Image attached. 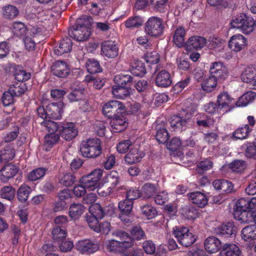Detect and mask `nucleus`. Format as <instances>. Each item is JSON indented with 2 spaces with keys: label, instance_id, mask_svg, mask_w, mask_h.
Returning <instances> with one entry per match:
<instances>
[{
  "label": "nucleus",
  "instance_id": "1",
  "mask_svg": "<svg viewBox=\"0 0 256 256\" xmlns=\"http://www.w3.org/2000/svg\"><path fill=\"white\" fill-rule=\"evenodd\" d=\"M80 152L82 155L85 158H98L102 152L100 140L98 138L82 140L80 145Z\"/></svg>",
  "mask_w": 256,
  "mask_h": 256
},
{
  "label": "nucleus",
  "instance_id": "2",
  "mask_svg": "<svg viewBox=\"0 0 256 256\" xmlns=\"http://www.w3.org/2000/svg\"><path fill=\"white\" fill-rule=\"evenodd\" d=\"M230 24L233 28L240 29L243 33L248 34L254 29V20L252 17L242 13L233 17Z\"/></svg>",
  "mask_w": 256,
  "mask_h": 256
},
{
  "label": "nucleus",
  "instance_id": "3",
  "mask_svg": "<svg viewBox=\"0 0 256 256\" xmlns=\"http://www.w3.org/2000/svg\"><path fill=\"white\" fill-rule=\"evenodd\" d=\"M173 234L178 242L182 245L188 247L193 244L196 238L188 228L175 226L173 229Z\"/></svg>",
  "mask_w": 256,
  "mask_h": 256
},
{
  "label": "nucleus",
  "instance_id": "4",
  "mask_svg": "<svg viewBox=\"0 0 256 256\" xmlns=\"http://www.w3.org/2000/svg\"><path fill=\"white\" fill-rule=\"evenodd\" d=\"M145 32L146 34L154 37L160 36L164 31V26L161 18L152 16L145 24Z\"/></svg>",
  "mask_w": 256,
  "mask_h": 256
},
{
  "label": "nucleus",
  "instance_id": "5",
  "mask_svg": "<svg viewBox=\"0 0 256 256\" xmlns=\"http://www.w3.org/2000/svg\"><path fill=\"white\" fill-rule=\"evenodd\" d=\"M103 170L98 168L82 178L80 182L90 190H94L98 186V182L102 176Z\"/></svg>",
  "mask_w": 256,
  "mask_h": 256
},
{
  "label": "nucleus",
  "instance_id": "6",
  "mask_svg": "<svg viewBox=\"0 0 256 256\" xmlns=\"http://www.w3.org/2000/svg\"><path fill=\"white\" fill-rule=\"evenodd\" d=\"M216 102L218 108L224 114L232 110L236 103L227 92H224L218 95Z\"/></svg>",
  "mask_w": 256,
  "mask_h": 256
},
{
  "label": "nucleus",
  "instance_id": "7",
  "mask_svg": "<svg viewBox=\"0 0 256 256\" xmlns=\"http://www.w3.org/2000/svg\"><path fill=\"white\" fill-rule=\"evenodd\" d=\"M124 108V106L120 102L112 100L104 106L102 112L106 116L112 118L117 116L116 114L122 112Z\"/></svg>",
  "mask_w": 256,
  "mask_h": 256
},
{
  "label": "nucleus",
  "instance_id": "8",
  "mask_svg": "<svg viewBox=\"0 0 256 256\" xmlns=\"http://www.w3.org/2000/svg\"><path fill=\"white\" fill-rule=\"evenodd\" d=\"M228 44L231 50L235 52H239L246 47L247 40L242 34H236L230 37Z\"/></svg>",
  "mask_w": 256,
  "mask_h": 256
},
{
  "label": "nucleus",
  "instance_id": "9",
  "mask_svg": "<svg viewBox=\"0 0 256 256\" xmlns=\"http://www.w3.org/2000/svg\"><path fill=\"white\" fill-rule=\"evenodd\" d=\"M78 134V129L73 122H68L64 124L60 130V134L62 138L70 141L74 138Z\"/></svg>",
  "mask_w": 256,
  "mask_h": 256
},
{
  "label": "nucleus",
  "instance_id": "10",
  "mask_svg": "<svg viewBox=\"0 0 256 256\" xmlns=\"http://www.w3.org/2000/svg\"><path fill=\"white\" fill-rule=\"evenodd\" d=\"M105 248L110 252H120L132 246V244L130 242H120L114 240H108L105 242Z\"/></svg>",
  "mask_w": 256,
  "mask_h": 256
},
{
  "label": "nucleus",
  "instance_id": "11",
  "mask_svg": "<svg viewBox=\"0 0 256 256\" xmlns=\"http://www.w3.org/2000/svg\"><path fill=\"white\" fill-rule=\"evenodd\" d=\"M68 33L70 38L79 42L87 40L90 35L88 29L84 26H76V28H71Z\"/></svg>",
  "mask_w": 256,
  "mask_h": 256
},
{
  "label": "nucleus",
  "instance_id": "12",
  "mask_svg": "<svg viewBox=\"0 0 256 256\" xmlns=\"http://www.w3.org/2000/svg\"><path fill=\"white\" fill-rule=\"evenodd\" d=\"M206 40L202 36H195L190 37L185 42L184 47L186 50H198L206 44Z\"/></svg>",
  "mask_w": 256,
  "mask_h": 256
},
{
  "label": "nucleus",
  "instance_id": "13",
  "mask_svg": "<svg viewBox=\"0 0 256 256\" xmlns=\"http://www.w3.org/2000/svg\"><path fill=\"white\" fill-rule=\"evenodd\" d=\"M101 53L108 58H114L118 55V48L114 42L104 41L101 45Z\"/></svg>",
  "mask_w": 256,
  "mask_h": 256
},
{
  "label": "nucleus",
  "instance_id": "14",
  "mask_svg": "<svg viewBox=\"0 0 256 256\" xmlns=\"http://www.w3.org/2000/svg\"><path fill=\"white\" fill-rule=\"evenodd\" d=\"M64 104L61 102L51 103L46 106L48 118L54 119H60L63 113Z\"/></svg>",
  "mask_w": 256,
  "mask_h": 256
},
{
  "label": "nucleus",
  "instance_id": "15",
  "mask_svg": "<svg viewBox=\"0 0 256 256\" xmlns=\"http://www.w3.org/2000/svg\"><path fill=\"white\" fill-rule=\"evenodd\" d=\"M210 76L216 78H223L227 74V70L224 64L220 62L212 63L210 68Z\"/></svg>",
  "mask_w": 256,
  "mask_h": 256
},
{
  "label": "nucleus",
  "instance_id": "16",
  "mask_svg": "<svg viewBox=\"0 0 256 256\" xmlns=\"http://www.w3.org/2000/svg\"><path fill=\"white\" fill-rule=\"evenodd\" d=\"M116 208L113 204H110L106 210H104L102 206L98 203L92 205L90 207V214L94 216L97 218L102 219L104 215L105 212H114Z\"/></svg>",
  "mask_w": 256,
  "mask_h": 256
},
{
  "label": "nucleus",
  "instance_id": "17",
  "mask_svg": "<svg viewBox=\"0 0 256 256\" xmlns=\"http://www.w3.org/2000/svg\"><path fill=\"white\" fill-rule=\"evenodd\" d=\"M144 156V154L138 148H132L128 153L125 156L124 160L126 163L132 164L140 162Z\"/></svg>",
  "mask_w": 256,
  "mask_h": 256
},
{
  "label": "nucleus",
  "instance_id": "18",
  "mask_svg": "<svg viewBox=\"0 0 256 256\" xmlns=\"http://www.w3.org/2000/svg\"><path fill=\"white\" fill-rule=\"evenodd\" d=\"M155 82L157 86L166 88L171 85L172 80L170 73L166 70H162L158 72Z\"/></svg>",
  "mask_w": 256,
  "mask_h": 256
},
{
  "label": "nucleus",
  "instance_id": "19",
  "mask_svg": "<svg viewBox=\"0 0 256 256\" xmlns=\"http://www.w3.org/2000/svg\"><path fill=\"white\" fill-rule=\"evenodd\" d=\"M78 250L82 253L88 252L94 253L98 249V246L97 244L92 242L89 240H84L79 241L76 245Z\"/></svg>",
  "mask_w": 256,
  "mask_h": 256
},
{
  "label": "nucleus",
  "instance_id": "20",
  "mask_svg": "<svg viewBox=\"0 0 256 256\" xmlns=\"http://www.w3.org/2000/svg\"><path fill=\"white\" fill-rule=\"evenodd\" d=\"M52 71L54 75L58 77L64 78L68 74L69 68L64 62L58 60L52 66Z\"/></svg>",
  "mask_w": 256,
  "mask_h": 256
},
{
  "label": "nucleus",
  "instance_id": "21",
  "mask_svg": "<svg viewBox=\"0 0 256 256\" xmlns=\"http://www.w3.org/2000/svg\"><path fill=\"white\" fill-rule=\"evenodd\" d=\"M110 126L113 132H120L124 130L126 126V119L122 115L114 116L112 118Z\"/></svg>",
  "mask_w": 256,
  "mask_h": 256
},
{
  "label": "nucleus",
  "instance_id": "22",
  "mask_svg": "<svg viewBox=\"0 0 256 256\" xmlns=\"http://www.w3.org/2000/svg\"><path fill=\"white\" fill-rule=\"evenodd\" d=\"M241 80L244 82L256 86V69L252 66H248L242 72Z\"/></svg>",
  "mask_w": 256,
  "mask_h": 256
},
{
  "label": "nucleus",
  "instance_id": "23",
  "mask_svg": "<svg viewBox=\"0 0 256 256\" xmlns=\"http://www.w3.org/2000/svg\"><path fill=\"white\" fill-rule=\"evenodd\" d=\"M16 174V166L11 164L5 165L0 170V180L6 182Z\"/></svg>",
  "mask_w": 256,
  "mask_h": 256
},
{
  "label": "nucleus",
  "instance_id": "24",
  "mask_svg": "<svg viewBox=\"0 0 256 256\" xmlns=\"http://www.w3.org/2000/svg\"><path fill=\"white\" fill-rule=\"evenodd\" d=\"M222 244L220 241L214 236L208 237L204 242V248L206 250L211 254L218 252Z\"/></svg>",
  "mask_w": 256,
  "mask_h": 256
},
{
  "label": "nucleus",
  "instance_id": "25",
  "mask_svg": "<svg viewBox=\"0 0 256 256\" xmlns=\"http://www.w3.org/2000/svg\"><path fill=\"white\" fill-rule=\"evenodd\" d=\"M238 210H252L256 208V198H242L236 204Z\"/></svg>",
  "mask_w": 256,
  "mask_h": 256
},
{
  "label": "nucleus",
  "instance_id": "26",
  "mask_svg": "<svg viewBox=\"0 0 256 256\" xmlns=\"http://www.w3.org/2000/svg\"><path fill=\"white\" fill-rule=\"evenodd\" d=\"M170 126L172 131H182L187 126L188 120L178 116H174L170 119Z\"/></svg>",
  "mask_w": 256,
  "mask_h": 256
},
{
  "label": "nucleus",
  "instance_id": "27",
  "mask_svg": "<svg viewBox=\"0 0 256 256\" xmlns=\"http://www.w3.org/2000/svg\"><path fill=\"white\" fill-rule=\"evenodd\" d=\"M234 214L235 217L238 216V220L244 223H248L252 220L255 222L256 213L252 210H238L236 208Z\"/></svg>",
  "mask_w": 256,
  "mask_h": 256
},
{
  "label": "nucleus",
  "instance_id": "28",
  "mask_svg": "<svg viewBox=\"0 0 256 256\" xmlns=\"http://www.w3.org/2000/svg\"><path fill=\"white\" fill-rule=\"evenodd\" d=\"M214 188L222 192L227 194L230 193L234 191V186L232 184L225 180H216L212 182Z\"/></svg>",
  "mask_w": 256,
  "mask_h": 256
},
{
  "label": "nucleus",
  "instance_id": "29",
  "mask_svg": "<svg viewBox=\"0 0 256 256\" xmlns=\"http://www.w3.org/2000/svg\"><path fill=\"white\" fill-rule=\"evenodd\" d=\"M241 235L245 241L256 240V222L244 228L241 231Z\"/></svg>",
  "mask_w": 256,
  "mask_h": 256
},
{
  "label": "nucleus",
  "instance_id": "30",
  "mask_svg": "<svg viewBox=\"0 0 256 256\" xmlns=\"http://www.w3.org/2000/svg\"><path fill=\"white\" fill-rule=\"evenodd\" d=\"M189 199L198 207L204 208L208 203V198L202 192H196L188 194Z\"/></svg>",
  "mask_w": 256,
  "mask_h": 256
},
{
  "label": "nucleus",
  "instance_id": "31",
  "mask_svg": "<svg viewBox=\"0 0 256 256\" xmlns=\"http://www.w3.org/2000/svg\"><path fill=\"white\" fill-rule=\"evenodd\" d=\"M215 232L218 234L228 236L232 234H235L236 228L233 222H229L216 228L215 230Z\"/></svg>",
  "mask_w": 256,
  "mask_h": 256
},
{
  "label": "nucleus",
  "instance_id": "32",
  "mask_svg": "<svg viewBox=\"0 0 256 256\" xmlns=\"http://www.w3.org/2000/svg\"><path fill=\"white\" fill-rule=\"evenodd\" d=\"M221 256H240V251L235 244H224L220 252Z\"/></svg>",
  "mask_w": 256,
  "mask_h": 256
},
{
  "label": "nucleus",
  "instance_id": "33",
  "mask_svg": "<svg viewBox=\"0 0 256 256\" xmlns=\"http://www.w3.org/2000/svg\"><path fill=\"white\" fill-rule=\"evenodd\" d=\"M32 191L31 188L26 184H22L17 190V197L19 201L24 202V206L28 205L27 200Z\"/></svg>",
  "mask_w": 256,
  "mask_h": 256
},
{
  "label": "nucleus",
  "instance_id": "34",
  "mask_svg": "<svg viewBox=\"0 0 256 256\" xmlns=\"http://www.w3.org/2000/svg\"><path fill=\"white\" fill-rule=\"evenodd\" d=\"M186 30L184 27L179 26L175 30L173 36V42L178 48L184 46Z\"/></svg>",
  "mask_w": 256,
  "mask_h": 256
},
{
  "label": "nucleus",
  "instance_id": "35",
  "mask_svg": "<svg viewBox=\"0 0 256 256\" xmlns=\"http://www.w3.org/2000/svg\"><path fill=\"white\" fill-rule=\"evenodd\" d=\"M85 207L81 204L74 203L69 208L68 215L74 220L78 219L84 213Z\"/></svg>",
  "mask_w": 256,
  "mask_h": 256
},
{
  "label": "nucleus",
  "instance_id": "36",
  "mask_svg": "<svg viewBox=\"0 0 256 256\" xmlns=\"http://www.w3.org/2000/svg\"><path fill=\"white\" fill-rule=\"evenodd\" d=\"M60 136L58 134L51 133L44 136V142L42 148L46 151H49L59 140Z\"/></svg>",
  "mask_w": 256,
  "mask_h": 256
},
{
  "label": "nucleus",
  "instance_id": "37",
  "mask_svg": "<svg viewBox=\"0 0 256 256\" xmlns=\"http://www.w3.org/2000/svg\"><path fill=\"white\" fill-rule=\"evenodd\" d=\"M72 48V42L68 38L60 41L58 47L54 50L57 55H62L64 54L70 52Z\"/></svg>",
  "mask_w": 256,
  "mask_h": 256
},
{
  "label": "nucleus",
  "instance_id": "38",
  "mask_svg": "<svg viewBox=\"0 0 256 256\" xmlns=\"http://www.w3.org/2000/svg\"><path fill=\"white\" fill-rule=\"evenodd\" d=\"M112 94L116 98L124 99L130 96V89L123 86H114L112 88Z\"/></svg>",
  "mask_w": 256,
  "mask_h": 256
},
{
  "label": "nucleus",
  "instance_id": "39",
  "mask_svg": "<svg viewBox=\"0 0 256 256\" xmlns=\"http://www.w3.org/2000/svg\"><path fill=\"white\" fill-rule=\"evenodd\" d=\"M156 190V185L150 183L145 184L142 188L141 197L144 200L149 199L154 196Z\"/></svg>",
  "mask_w": 256,
  "mask_h": 256
},
{
  "label": "nucleus",
  "instance_id": "40",
  "mask_svg": "<svg viewBox=\"0 0 256 256\" xmlns=\"http://www.w3.org/2000/svg\"><path fill=\"white\" fill-rule=\"evenodd\" d=\"M201 85L204 91L207 92H212L214 90L217 86V78L210 76L206 78Z\"/></svg>",
  "mask_w": 256,
  "mask_h": 256
},
{
  "label": "nucleus",
  "instance_id": "41",
  "mask_svg": "<svg viewBox=\"0 0 256 256\" xmlns=\"http://www.w3.org/2000/svg\"><path fill=\"white\" fill-rule=\"evenodd\" d=\"M256 97V93L254 92H248L244 94L236 102V106H245L253 102Z\"/></svg>",
  "mask_w": 256,
  "mask_h": 256
},
{
  "label": "nucleus",
  "instance_id": "42",
  "mask_svg": "<svg viewBox=\"0 0 256 256\" xmlns=\"http://www.w3.org/2000/svg\"><path fill=\"white\" fill-rule=\"evenodd\" d=\"M131 72L136 76H142L146 73V68L143 62L135 60L131 64Z\"/></svg>",
  "mask_w": 256,
  "mask_h": 256
},
{
  "label": "nucleus",
  "instance_id": "43",
  "mask_svg": "<svg viewBox=\"0 0 256 256\" xmlns=\"http://www.w3.org/2000/svg\"><path fill=\"white\" fill-rule=\"evenodd\" d=\"M196 123L198 126L209 127L213 124V119L205 114H198L196 116Z\"/></svg>",
  "mask_w": 256,
  "mask_h": 256
},
{
  "label": "nucleus",
  "instance_id": "44",
  "mask_svg": "<svg viewBox=\"0 0 256 256\" xmlns=\"http://www.w3.org/2000/svg\"><path fill=\"white\" fill-rule=\"evenodd\" d=\"M85 64L88 72L91 74L100 72L102 70L98 62L94 59H88Z\"/></svg>",
  "mask_w": 256,
  "mask_h": 256
},
{
  "label": "nucleus",
  "instance_id": "45",
  "mask_svg": "<svg viewBox=\"0 0 256 256\" xmlns=\"http://www.w3.org/2000/svg\"><path fill=\"white\" fill-rule=\"evenodd\" d=\"M116 86H130L132 81V78L129 74H120L116 75L114 80Z\"/></svg>",
  "mask_w": 256,
  "mask_h": 256
},
{
  "label": "nucleus",
  "instance_id": "46",
  "mask_svg": "<svg viewBox=\"0 0 256 256\" xmlns=\"http://www.w3.org/2000/svg\"><path fill=\"white\" fill-rule=\"evenodd\" d=\"M144 22L140 16H133L129 18L124 22L125 26L129 29H134L140 26Z\"/></svg>",
  "mask_w": 256,
  "mask_h": 256
},
{
  "label": "nucleus",
  "instance_id": "47",
  "mask_svg": "<svg viewBox=\"0 0 256 256\" xmlns=\"http://www.w3.org/2000/svg\"><path fill=\"white\" fill-rule=\"evenodd\" d=\"M47 170L44 168H38L34 169L29 172L28 175V179L31 182L36 181L42 178Z\"/></svg>",
  "mask_w": 256,
  "mask_h": 256
},
{
  "label": "nucleus",
  "instance_id": "48",
  "mask_svg": "<svg viewBox=\"0 0 256 256\" xmlns=\"http://www.w3.org/2000/svg\"><path fill=\"white\" fill-rule=\"evenodd\" d=\"M105 182L108 184V186L114 188L119 183V174L116 171L112 170L105 177Z\"/></svg>",
  "mask_w": 256,
  "mask_h": 256
},
{
  "label": "nucleus",
  "instance_id": "49",
  "mask_svg": "<svg viewBox=\"0 0 256 256\" xmlns=\"http://www.w3.org/2000/svg\"><path fill=\"white\" fill-rule=\"evenodd\" d=\"M16 96V92L14 90H12V87L8 91L5 92L2 95V102L4 106H9L14 104V96Z\"/></svg>",
  "mask_w": 256,
  "mask_h": 256
},
{
  "label": "nucleus",
  "instance_id": "50",
  "mask_svg": "<svg viewBox=\"0 0 256 256\" xmlns=\"http://www.w3.org/2000/svg\"><path fill=\"white\" fill-rule=\"evenodd\" d=\"M2 160L6 161L12 160L15 156V150L10 145H6L0 150Z\"/></svg>",
  "mask_w": 256,
  "mask_h": 256
},
{
  "label": "nucleus",
  "instance_id": "51",
  "mask_svg": "<svg viewBox=\"0 0 256 256\" xmlns=\"http://www.w3.org/2000/svg\"><path fill=\"white\" fill-rule=\"evenodd\" d=\"M250 130L248 125L245 124L244 126L237 128L234 132L233 136L236 139H244L247 138Z\"/></svg>",
  "mask_w": 256,
  "mask_h": 256
},
{
  "label": "nucleus",
  "instance_id": "52",
  "mask_svg": "<svg viewBox=\"0 0 256 256\" xmlns=\"http://www.w3.org/2000/svg\"><path fill=\"white\" fill-rule=\"evenodd\" d=\"M182 214L188 219H194L198 217V213L192 206H185L181 210Z\"/></svg>",
  "mask_w": 256,
  "mask_h": 256
},
{
  "label": "nucleus",
  "instance_id": "53",
  "mask_svg": "<svg viewBox=\"0 0 256 256\" xmlns=\"http://www.w3.org/2000/svg\"><path fill=\"white\" fill-rule=\"evenodd\" d=\"M213 162L208 158L204 159L198 163L196 166V172L198 174H202L212 168Z\"/></svg>",
  "mask_w": 256,
  "mask_h": 256
},
{
  "label": "nucleus",
  "instance_id": "54",
  "mask_svg": "<svg viewBox=\"0 0 256 256\" xmlns=\"http://www.w3.org/2000/svg\"><path fill=\"white\" fill-rule=\"evenodd\" d=\"M229 168L235 172H241L246 168V163L242 160H234L228 165Z\"/></svg>",
  "mask_w": 256,
  "mask_h": 256
},
{
  "label": "nucleus",
  "instance_id": "55",
  "mask_svg": "<svg viewBox=\"0 0 256 256\" xmlns=\"http://www.w3.org/2000/svg\"><path fill=\"white\" fill-rule=\"evenodd\" d=\"M86 218L89 227L94 231L100 232V224L98 222V218L90 214L86 215Z\"/></svg>",
  "mask_w": 256,
  "mask_h": 256
},
{
  "label": "nucleus",
  "instance_id": "56",
  "mask_svg": "<svg viewBox=\"0 0 256 256\" xmlns=\"http://www.w3.org/2000/svg\"><path fill=\"white\" fill-rule=\"evenodd\" d=\"M142 214L148 219L151 220L157 214V211L155 208L150 205H144L141 207Z\"/></svg>",
  "mask_w": 256,
  "mask_h": 256
},
{
  "label": "nucleus",
  "instance_id": "57",
  "mask_svg": "<svg viewBox=\"0 0 256 256\" xmlns=\"http://www.w3.org/2000/svg\"><path fill=\"white\" fill-rule=\"evenodd\" d=\"M66 231L64 228L59 226L54 228L52 230V235L54 240L60 241L66 238Z\"/></svg>",
  "mask_w": 256,
  "mask_h": 256
},
{
  "label": "nucleus",
  "instance_id": "58",
  "mask_svg": "<svg viewBox=\"0 0 256 256\" xmlns=\"http://www.w3.org/2000/svg\"><path fill=\"white\" fill-rule=\"evenodd\" d=\"M176 64L178 68L180 70L186 71L190 68V62L188 58L184 56H180L176 60Z\"/></svg>",
  "mask_w": 256,
  "mask_h": 256
},
{
  "label": "nucleus",
  "instance_id": "59",
  "mask_svg": "<svg viewBox=\"0 0 256 256\" xmlns=\"http://www.w3.org/2000/svg\"><path fill=\"white\" fill-rule=\"evenodd\" d=\"M2 16L4 18L12 19L16 16V7L8 4L2 8Z\"/></svg>",
  "mask_w": 256,
  "mask_h": 256
},
{
  "label": "nucleus",
  "instance_id": "60",
  "mask_svg": "<svg viewBox=\"0 0 256 256\" xmlns=\"http://www.w3.org/2000/svg\"><path fill=\"white\" fill-rule=\"evenodd\" d=\"M133 206V202L128 200L120 201L118 204V208L122 212H130Z\"/></svg>",
  "mask_w": 256,
  "mask_h": 256
},
{
  "label": "nucleus",
  "instance_id": "61",
  "mask_svg": "<svg viewBox=\"0 0 256 256\" xmlns=\"http://www.w3.org/2000/svg\"><path fill=\"white\" fill-rule=\"evenodd\" d=\"M75 176L70 173L64 174L60 180V183L63 186L68 187L73 184L75 182Z\"/></svg>",
  "mask_w": 256,
  "mask_h": 256
},
{
  "label": "nucleus",
  "instance_id": "62",
  "mask_svg": "<svg viewBox=\"0 0 256 256\" xmlns=\"http://www.w3.org/2000/svg\"><path fill=\"white\" fill-rule=\"evenodd\" d=\"M131 234L132 236V239L134 240H140L146 238V234L144 231L140 226L134 227L132 231Z\"/></svg>",
  "mask_w": 256,
  "mask_h": 256
},
{
  "label": "nucleus",
  "instance_id": "63",
  "mask_svg": "<svg viewBox=\"0 0 256 256\" xmlns=\"http://www.w3.org/2000/svg\"><path fill=\"white\" fill-rule=\"evenodd\" d=\"M41 124L46 130L50 134L54 133L58 129V124L54 121L48 120H44L41 122Z\"/></svg>",
  "mask_w": 256,
  "mask_h": 256
},
{
  "label": "nucleus",
  "instance_id": "64",
  "mask_svg": "<svg viewBox=\"0 0 256 256\" xmlns=\"http://www.w3.org/2000/svg\"><path fill=\"white\" fill-rule=\"evenodd\" d=\"M14 194L15 190L12 186H5L1 190V196L3 198L10 200L14 198Z\"/></svg>",
  "mask_w": 256,
  "mask_h": 256
}]
</instances>
